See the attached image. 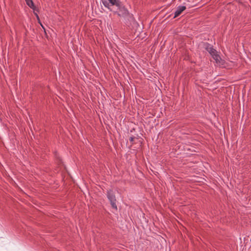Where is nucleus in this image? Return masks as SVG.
<instances>
[{
    "label": "nucleus",
    "instance_id": "obj_1",
    "mask_svg": "<svg viewBox=\"0 0 251 251\" xmlns=\"http://www.w3.org/2000/svg\"><path fill=\"white\" fill-rule=\"evenodd\" d=\"M205 49L210 54L213 59H214L216 63L220 62L221 57L218 54L217 51L215 50L212 45L206 43L203 44Z\"/></svg>",
    "mask_w": 251,
    "mask_h": 251
},
{
    "label": "nucleus",
    "instance_id": "obj_2",
    "mask_svg": "<svg viewBox=\"0 0 251 251\" xmlns=\"http://www.w3.org/2000/svg\"><path fill=\"white\" fill-rule=\"evenodd\" d=\"M107 197L109 201H110L112 208L117 210V207L116 205V200L113 191L111 190H108L107 192Z\"/></svg>",
    "mask_w": 251,
    "mask_h": 251
},
{
    "label": "nucleus",
    "instance_id": "obj_3",
    "mask_svg": "<svg viewBox=\"0 0 251 251\" xmlns=\"http://www.w3.org/2000/svg\"><path fill=\"white\" fill-rule=\"evenodd\" d=\"M186 9V7L183 5L178 6L175 12L174 18L178 16L184 10Z\"/></svg>",
    "mask_w": 251,
    "mask_h": 251
},
{
    "label": "nucleus",
    "instance_id": "obj_4",
    "mask_svg": "<svg viewBox=\"0 0 251 251\" xmlns=\"http://www.w3.org/2000/svg\"><path fill=\"white\" fill-rule=\"evenodd\" d=\"M108 1L112 5H116L118 7L120 5V2L118 0H108Z\"/></svg>",
    "mask_w": 251,
    "mask_h": 251
},
{
    "label": "nucleus",
    "instance_id": "obj_5",
    "mask_svg": "<svg viewBox=\"0 0 251 251\" xmlns=\"http://www.w3.org/2000/svg\"><path fill=\"white\" fill-rule=\"evenodd\" d=\"M26 4L32 9L34 8V5L32 0H25Z\"/></svg>",
    "mask_w": 251,
    "mask_h": 251
},
{
    "label": "nucleus",
    "instance_id": "obj_6",
    "mask_svg": "<svg viewBox=\"0 0 251 251\" xmlns=\"http://www.w3.org/2000/svg\"><path fill=\"white\" fill-rule=\"evenodd\" d=\"M26 4L32 9L34 8V5L32 0H25Z\"/></svg>",
    "mask_w": 251,
    "mask_h": 251
},
{
    "label": "nucleus",
    "instance_id": "obj_7",
    "mask_svg": "<svg viewBox=\"0 0 251 251\" xmlns=\"http://www.w3.org/2000/svg\"><path fill=\"white\" fill-rule=\"evenodd\" d=\"M102 3L105 7H107V8L109 7V4L107 1H102Z\"/></svg>",
    "mask_w": 251,
    "mask_h": 251
},
{
    "label": "nucleus",
    "instance_id": "obj_8",
    "mask_svg": "<svg viewBox=\"0 0 251 251\" xmlns=\"http://www.w3.org/2000/svg\"><path fill=\"white\" fill-rule=\"evenodd\" d=\"M123 10L124 11V14L126 15L127 14L128 12H127V10H126V9H125L124 8H123Z\"/></svg>",
    "mask_w": 251,
    "mask_h": 251
},
{
    "label": "nucleus",
    "instance_id": "obj_9",
    "mask_svg": "<svg viewBox=\"0 0 251 251\" xmlns=\"http://www.w3.org/2000/svg\"><path fill=\"white\" fill-rule=\"evenodd\" d=\"M133 139H134V137H130V141H133Z\"/></svg>",
    "mask_w": 251,
    "mask_h": 251
},
{
    "label": "nucleus",
    "instance_id": "obj_10",
    "mask_svg": "<svg viewBox=\"0 0 251 251\" xmlns=\"http://www.w3.org/2000/svg\"><path fill=\"white\" fill-rule=\"evenodd\" d=\"M118 15L119 16H121V15L120 13H118Z\"/></svg>",
    "mask_w": 251,
    "mask_h": 251
}]
</instances>
